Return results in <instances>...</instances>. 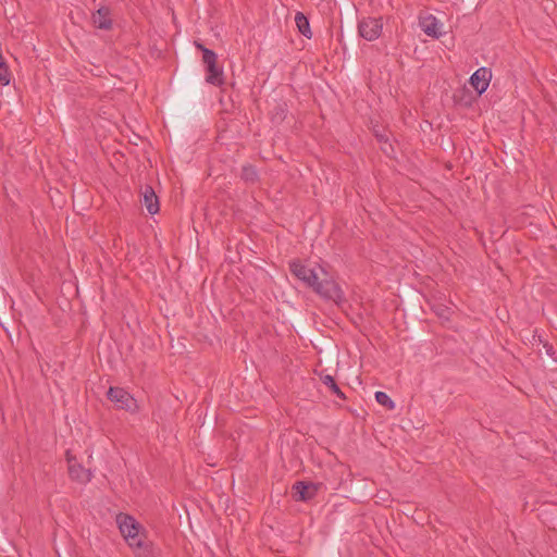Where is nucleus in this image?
I'll return each mask as SVG.
<instances>
[{"instance_id":"obj_1","label":"nucleus","mask_w":557,"mask_h":557,"mask_svg":"<svg viewBox=\"0 0 557 557\" xmlns=\"http://www.w3.org/2000/svg\"><path fill=\"white\" fill-rule=\"evenodd\" d=\"M116 523L127 545L136 557H152V545L145 528L127 513H119Z\"/></svg>"},{"instance_id":"obj_2","label":"nucleus","mask_w":557,"mask_h":557,"mask_svg":"<svg viewBox=\"0 0 557 557\" xmlns=\"http://www.w3.org/2000/svg\"><path fill=\"white\" fill-rule=\"evenodd\" d=\"M321 272L323 273L324 277L321 278L319 275L317 276V280H314V283L311 286L312 290L325 300H330L335 304L342 302L345 297L339 284L322 268Z\"/></svg>"},{"instance_id":"obj_3","label":"nucleus","mask_w":557,"mask_h":557,"mask_svg":"<svg viewBox=\"0 0 557 557\" xmlns=\"http://www.w3.org/2000/svg\"><path fill=\"white\" fill-rule=\"evenodd\" d=\"M382 17H363L358 23L359 35L368 41H373L377 39L382 34Z\"/></svg>"},{"instance_id":"obj_4","label":"nucleus","mask_w":557,"mask_h":557,"mask_svg":"<svg viewBox=\"0 0 557 557\" xmlns=\"http://www.w3.org/2000/svg\"><path fill=\"white\" fill-rule=\"evenodd\" d=\"M107 397L112 403L116 404L120 409L132 411L136 407L135 398L124 388L111 386L107 392Z\"/></svg>"},{"instance_id":"obj_5","label":"nucleus","mask_w":557,"mask_h":557,"mask_svg":"<svg viewBox=\"0 0 557 557\" xmlns=\"http://www.w3.org/2000/svg\"><path fill=\"white\" fill-rule=\"evenodd\" d=\"M288 265L292 274L311 288V286L314 283V280H317L318 276L315 270L308 268L299 259L292 260Z\"/></svg>"},{"instance_id":"obj_6","label":"nucleus","mask_w":557,"mask_h":557,"mask_svg":"<svg viewBox=\"0 0 557 557\" xmlns=\"http://www.w3.org/2000/svg\"><path fill=\"white\" fill-rule=\"evenodd\" d=\"M492 78V71L487 67L478 69L470 77L471 86L482 95L488 87Z\"/></svg>"},{"instance_id":"obj_7","label":"nucleus","mask_w":557,"mask_h":557,"mask_svg":"<svg viewBox=\"0 0 557 557\" xmlns=\"http://www.w3.org/2000/svg\"><path fill=\"white\" fill-rule=\"evenodd\" d=\"M419 26L430 37L438 39L442 36V24L433 14L419 17Z\"/></svg>"},{"instance_id":"obj_8","label":"nucleus","mask_w":557,"mask_h":557,"mask_svg":"<svg viewBox=\"0 0 557 557\" xmlns=\"http://www.w3.org/2000/svg\"><path fill=\"white\" fill-rule=\"evenodd\" d=\"M92 24L96 28L110 30L113 25L110 8L100 7L95 13H92Z\"/></svg>"},{"instance_id":"obj_9","label":"nucleus","mask_w":557,"mask_h":557,"mask_svg":"<svg viewBox=\"0 0 557 557\" xmlns=\"http://www.w3.org/2000/svg\"><path fill=\"white\" fill-rule=\"evenodd\" d=\"M293 491L298 496L297 500L308 502L317 495L318 485L313 483H307L305 481H297L293 485Z\"/></svg>"},{"instance_id":"obj_10","label":"nucleus","mask_w":557,"mask_h":557,"mask_svg":"<svg viewBox=\"0 0 557 557\" xmlns=\"http://www.w3.org/2000/svg\"><path fill=\"white\" fill-rule=\"evenodd\" d=\"M143 205L146 207L149 214L153 215L159 212L160 205L159 198L156 195L153 188L146 185L143 190Z\"/></svg>"},{"instance_id":"obj_11","label":"nucleus","mask_w":557,"mask_h":557,"mask_svg":"<svg viewBox=\"0 0 557 557\" xmlns=\"http://www.w3.org/2000/svg\"><path fill=\"white\" fill-rule=\"evenodd\" d=\"M67 470L70 479L78 483L86 484L90 482L92 479L91 471L89 469H86L83 465L78 462L72 463V466L69 467Z\"/></svg>"},{"instance_id":"obj_12","label":"nucleus","mask_w":557,"mask_h":557,"mask_svg":"<svg viewBox=\"0 0 557 557\" xmlns=\"http://www.w3.org/2000/svg\"><path fill=\"white\" fill-rule=\"evenodd\" d=\"M206 82L213 86H222L224 84L223 69L218 65V62L212 65H207Z\"/></svg>"},{"instance_id":"obj_13","label":"nucleus","mask_w":557,"mask_h":557,"mask_svg":"<svg viewBox=\"0 0 557 557\" xmlns=\"http://www.w3.org/2000/svg\"><path fill=\"white\" fill-rule=\"evenodd\" d=\"M320 380L332 394L336 395L342 400H346V395L342 392L335 379L331 374L321 373Z\"/></svg>"},{"instance_id":"obj_14","label":"nucleus","mask_w":557,"mask_h":557,"mask_svg":"<svg viewBox=\"0 0 557 557\" xmlns=\"http://www.w3.org/2000/svg\"><path fill=\"white\" fill-rule=\"evenodd\" d=\"M240 178L246 184L253 185V184L258 183L259 182V173H258L257 168L252 164H244L242 166Z\"/></svg>"},{"instance_id":"obj_15","label":"nucleus","mask_w":557,"mask_h":557,"mask_svg":"<svg viewBox=\"0 0 557 557\" xmlns=\"http://www.w3.org/2000/svg\"><path fill=\"white\" fill-rule=\"evenodd\" d=\"M295 23H296V26L301 35H304L308 39H310L312 37V32L310 29L309 20L302 12L296 13Z\"/></svg>"},{"instance_id":"obj_16","label":"nucleus","mask_w":557,"mask_h":557,"mask_svg":"<svg viewBox=\"0 0 557 557\" xmlns=\"http://www.w3.org/2000/svg\"><path fill=\"white\" fill-rule=\"evenodd\" d=\"M375 400L380 405L386 407L389 410L395 408V403L391 399V397L385 392H376Z\"/></svg>"},{"instance_id":"obj_17","label":"nucleus","mask_w":557,"mask_h":557,"mask_svg":"<svg viewBox=\"0 0 557 557\" xmlns=\"http://www.w3.org/2000/svg\"><path fill=\"white\" fill-rule=\"evenodd\" d=\"M202 61L207 65H212L218 62L216 53L208 48H203Z\"/></svg>"},{"instance_id":"obj_18","label":"nucleus","mask_w":557,"mask_h":557,"mask_svg":"<svg viewBox=\"0 0 557 557\" xmlns=\"http://www.w3.org/2000/svg\"><path fill=\"white\" fill-rule=\"evenodd\" d=\"M285 107H286L285 104H278V106L276 107V110H277V111H276L275 115H273V117H272V119H273V120H280V121H283V120L285 119V116H286V114H285V113H286V108H285Z\"/></svg>"},{"instance_id":"obj_19","label":"nucleus","mask_w":557,"mask_h":557,"mask_svg":"<svg viewBox=\"0 0 557 557\" xmlns=\"http://www.w3.org/2000/svg\"><path fill=\"white\" fill-rule=\"evenodd\" d=\"M433 310L440 318H448V314H449L448 307L440 305V306H436Z\"/></svg>"},{"instance_id":"obj_20","label":"nucleus","mask_w":557,"mask_h":557,"mask_svg":"<svg viewBox=\"0 0 557 557\" xmlns=\"http://www.w3.org/2000/svg\"><path fill=\"white\" fill-rule=\"evenodd\" d=\"M65 459L67 461L69 467L72 466V463H76V457L72 455L71 450H66L65 453Z\"/></svg>"},{"instance_id":"obj_21","label":"nucleus","mask_w":557,"mask_h":557,"mask_svg":"<svg viewBox=\"0 0 557 557\" xmlns=\"http://www.w3.org/2000/svg\"><path fill=\"white\" fill-rule=\"evenodd\" d=\"M195 45H196V47H197L199 50H201V52L203 53V48H206V47H205L202 44L197 42V41L195 42Z\"/></svg>"},{"instance_id":"obj_22","label":"nucleus","mask_w":557,"mask_h":557,"mask_svg":"<svg viewBox=\"0 0 557 557\" xmlns=\"http://www.w3.org/2000/svg\"><path fill=\"white\" fill-rule=\"evenodd\" d=\"M545 347L547 348L546 349L547 354L550 355L552 350H553V346L547 347V344H546Z\"/></svg>"}]
</instances>
